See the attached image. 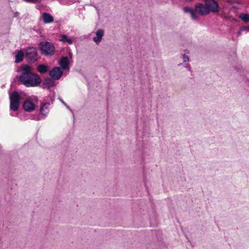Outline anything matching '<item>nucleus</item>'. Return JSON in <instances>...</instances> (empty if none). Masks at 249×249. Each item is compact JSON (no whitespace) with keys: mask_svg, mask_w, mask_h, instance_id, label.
Segmentation results:
<instances>
[{"mask_svg":"<svg viewBox=\"0 0 249 249\" xmlns=\"http://www.w3.org/2000/svg\"><path fill=\"white\" fill-rule=\"evenodd\" d=\"M19 81L27 87H33L38 86L41 80L38 74L32 71V67L24 65L21 66Z\"/></svg>","mask_w":249,"mask_h":249,"instance_id":"obj_1","label":"nucleus"},{"mask_svg":"<svg viewBox=\"0 0 249 249\" xmlns=\"http://www.w3.org/2000/svg\"><path fill=\"white\" fill-rule=\"evenodd\" d=\"M25 57L30 63H34L37 60V50L35 47H29L26 50Z\"/></svg>","mask_w":249,"mask_h":249,"instance_id":"obj_4","label":"nucleus"},{"mask_svg":"<svg viewBox=\"0 0 249 249\" xmlns=\"http://www.w3.org/2000/svg\"><path fill=\"white\" fill-rule=\"evenodd\" d=\"M246 29V28H242L241 27L237 33L238 36H240L242 34V32L244 31V29Z\"/></svg>","mask_w":249,"mask_h":249,"instance_id":"obj_20","label":"nucleus"},{"mask_svg":"<svg viewBox=\"0 0 249 249\" xmlns=\"http://www.w3.org/2000/svg\"><path fill=\"white\" fill-rule=\"evenodd\" d=\"M195 11L196 14L198 13L202 16L208 15L210 11L206 4L203 5L201 3H198L196 5Z\"/></svg>","mask_w":249,"mask_h":249,"instance_id":"obj_7","label":"nucleus"},{"mask_svg":"<svg viewBox=\"0 0 249 249\" xmlns=\"http://www.w3.org/2000/svg\"><path fill=\"white\" fill-rule=\"evenodd\" d=\"M72 53L69 52L68 56L63 57V75H67L70 71L69 66L72 62Z\"/></svg>","mask_w":249,"mask_h":249,"instance_id":"obj_6","label":"nucleus"},{"mask_svg":"<svg viewBox=\"0 0 249 249\" xmlns=\"http://www.w3.org/2000/svg\"><path fill=\"white\" fill-rule=\"evenodd\" d=\"M24 56V53L21 50L18 51L17 54L15 55L16 63H19L21 62Z\"/></svg>","mask_w":249,"mask_h":249,"instance_id":"obj_15","label":"nucleus"},{"mask_svg":"<svg viewBox=\"0 0 249 249\" xmlns=\"http://www.w3.org/2000/svg\"><path fill=\"white\" fill-rule=\"evenodd\" d=\"M185 13H189L191 17L193 20H196L198 18L197 15L196 14L195 9L194 10L189 7H185L183 8Z\"/></svg>","mask_w":249,"mask_h":249,"instance_id":"obj_12","label":"nucleus"},{"mask_svg":"<svg viewBox=\"0 0 249 249\" xmlns=\"http://www.w3.org/2000/svg\"><path fill=\"white\" fill-rule=\"evenodd\" d=\"M40 48L42 53L45 55L52 54L54 51L53 46L49 42L40 43Z\"/></svg>","mask_w":249,"mask_h":249,"instance_id":"obj_5","label":"nucleus"},{"mask_svg":"<svg viewBox=\"0 0 249 249\" xmlns=\"http://www.w3.org/2000/svg\"><path fill=\"white\" fill-rule=\"evenodd\" d=\"M42 18L45 24L51 23L53 21V16L48 13H44L42 14Z\"/></svg>","mask_w":249,"mask_h":249,"instance_id":"obj_13","label":"nucleus"},{"mask_svg":"<svg viewBox=\"0 0 249 249\" xmlns=\"http://www.w3.org/2000/svg\"><path fill=\"white\" fill-rule=\"evenodd\" d=\"M242 28H246V29H244V31H249V26H244V27H242Z\"/></svg>","mask_w":249,"mask_h":249,"instance_id":"obj_24","label":"nucleus"},{"mask_svg":"<svg viewBox=\"0 0 249 249\" xmlns=\"http://www.w3.org/2000/svg\"><path fill=\"white\" fill-rule=\"evenodd\" d=\"M50 104L48 103H45L41 105L40 106V112L41 114L46 116L49 113Z\"/></svg>","mask_w":249,"mask_h":249,"instance_id":"obj_14","label":"nucleus"},{"mask_svg":"<svg viewBox=\"0 0 249 249\" xmlns=\"http://www.w3.org/2000/svg\"><path fill=\"white\" fill-rule=\"evenodd\" d=\"M34 119L38 121L40 119V118H39L38 117H37L36 118H34Z\"/></svg>","mask_w":249,"mask_h":249,"instance_id":"obj_26","label":"nucleus"},{"mask_svg":"<svg viewBox=\"0 0 249 249\" xmlns=\"http://www.w3.org/2000/svg\"><path fill=\"white\" fill-rule=\"evenodd\" d=\"M184 67H185L187 69H188L189 71H191V66H190V65L189 64H185Z\"/></svg>","mask_w":249,"mask_h":249,"instance_id":"obj_21","label":"nucleus"},{"mask_svg":"<svg viewBox=\"0 0 249 249\" xmlns=\"http://www.w3.org/2000/svg\"><path fill=\"white\" fill-rule=\"evenodd\" d=\"M54 80L52 78H46L44 79L42 83V87L44 89H49L54 85Z\"/></svg>","mask_w":249,"mask_h":249,"instance_id":"obj_11","label":"nucleus"},{"mask_svg":"<svg viewBox=\"0 0 249 249\" xmlns=\"http://www.w3.org/2000/svg\"><path fill=\"white\" fill-rule=\"evenodd\" d=\"M59 63L61 67H62V57L60 58L59 60Z\"/></svg>","mask_w":249,"mask_h":249,"instance_id":"obj_23","label":"nucleus"},{"mask_svg":"<svg viewBox=\"0 0 249 249\" xmlns=\"http://www.w3.org/2000/svg\"><path fill=\"white\" fill-rule=\"evenodd\" d=\"M182 59L184 62L189 61V58L188 55L184 54L182 55Z\"/></svg>","mask_w":249,"mask_h":249,"instance_id":"obj_19","label":"nucleus"},{"mask_svg":"<svg viewBox=\"0 0 249 249\" xmlns=\"http://www.w3.org/2000/svg\"><path fill=\"white\" fill-rule=\"evenodd\" d=\"M38 103V99L35 96L29 97L23 103L22 107L25 111L32 112L35 109L36 106Z\"/></svg>","mask_w":249,"mask_h":249,"instance_id":"obj_2","label":"nucleus"},{"mask_svg":"<svg viewBox=\"0 0 249 249\" xmlns=\"http://www.w3.org/2000/svg\"><path fill=\"white\" fill-rule=\"evenodd\" d=\"M67 42L69 44L72 43L73 41L71 39L68 38L66 35H63V43Z\"/></svg>","mask_w":249,"mask_h":249,"instance_id":"obj_18","label":"nucleus"},{"mask_svg":"<svg viewBox=\"0 0 249 249\" xmlns=\"http://www.w3.org/2000/svg\"><path fill=\"white\" fill-rule=\"evenodd\" d=\"M20 97L17 91H14L10 95V109L17 111L19 105Z\"/></svg>","mask_w":249,"mask_h":249,"instance_id":"obj_3","label":"nucleus"},{"mask_svg":"<svg viewBox=\"0 0 249 249\" xmlns=\"http://www.w3.org/2000/svg\"><path fill=\"white\" fill-rule=\"evenodd\" d=\"M26 2H36L38 1H39V0H24Z\"/></svg>","mask_w":249,"mask_h":249,"instance_id":"obj_22","label":"nucleus"},{"mask_svg":"<svg viewBox=\"0 0 249 249\" xmlns=\"http://www.w3.org/2000/svg\"><path fill=\"white\" fill-rule=\"evenodd\" d=\"M19 15V13L18 12H16L14 13V17H17L18 16V15Z\"/></svg>","mask_w":249,"mask_h":249,"instance_id":"obj_25","label":"nucleus"},{"mask_svg":"<svg viewBox=\"0 0 249 249\" xmlns=\"http://www.w3.org/2000/svg\"><path fill=\"white\" fill-rule=\"evenodd\" d=\"M63 105H64L67 108H69L68 106L65 104L64 102H63Z\"/></svg>","mask_w":249,"mask_h":249,"instance_id":"obj_27","label":"nucleus"},{"mask_svg":"<svg viewBox=\"0 0 249 249\" xmlns=\"http://www.w3.org/2000/svg\"><path fill=\"white\" fill-rule=\"evenodd\" d=\"M104 34V30L101 29H98L95 32V36L93 38V40L97 45L101 42Z\"/></svg>","mask_w":249,"mask_h":249,"instance_id":"obj_10","label":"nucleus"},{"mask_svg":"<svg viewBox=\"0 0 249 249\" xmlns=\"http://www.w3.org/2000/svg\"><path fill=\"white\" fill-rule=\"evenodd\" d=\"M185 1H191L192 0H185Z\"/></svg>","mask_w":249,"mask_h":249,"instance_id":"obj_28","label":"nucleus"},{"mask_svg":"<svg viewBox=\"0 0 249 249\" xmlns=\"http://www.w3.org/2000/svg\"><path fill=\"white\" fill-rule=\"evenodd\" d=\"M51 77L54 80L59 79L62 75V71H61L59 67L53 68L49 73Z\"/></svg>","mask_w":249,"mask_h":249,"instance_id":"obj_9","label":"nucleus"},{"mask_svg":"<svg viewBox=\"0 0 249 249\" xmlns=\"http://www.w3.org/2000/svg\"><path fill=\"white\" fill-rule=\"evenodd\" d=\"M240 18L242 20L246 22H249V14H242L240 16Z\"/></svg>","mask_w":249,"mask_h":249,"instance_id":"obj_17","label":"nucleus"},{"mask_svg":"<svg viewBox=\"0 0 249 249\" xmlns=\"http://www.w3.org/2000/svg\"><path fill=\"white\" fill-rule=\"evenodd\" d=\"M205 3L209 8V10L213 12H217L219 11V6L217 1L214 0H205Z\"/></svg>","mask_w":249,"mask_h":249,"instance_id":"obj_8","label":"nucleus"},{"mask_svg":"<svg viewBox=\"0 0 249 249\" xmlns=\"http://www.w3.org/2000/svg\"><path fill=\"white\" fill-rule=\"evenodd\" d=\"M37 70L38 72L44 73L48 71V67L44 65H40L37 66Z\"/></svg>","mask_w":249,"mask_h":249,"instance_id":"obj_16","label":"nucleus"}]
</instances>
